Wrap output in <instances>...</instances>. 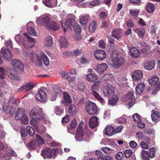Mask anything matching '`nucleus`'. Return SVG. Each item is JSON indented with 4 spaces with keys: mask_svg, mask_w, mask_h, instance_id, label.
Instances as JSON below:
<instances>
[{
    "mask_svg": "<svg viewBox=\"0 0 160 160\" xmlns=\"http://www.w3.org/2000/svg\"><path fill=\"white\" fill-rule=\"evenodd\" d=\"M29 115L32 119L30 121L31 125L34 128L37 132L42 134H44L45 128L42 126H40L38 122V121L43 119L44 117L42 108L39 107L33 108L30 112Z\"/></svg>",
    "mask_w": 160,
    "mask_h": 160,
    "instance_id": "obj_1",
    "label": "nucleus"
},
{
    "mask_svg": "<svg viewBox=\"0 0 160 160\" xmlns=\"http://www.w3.org/2000/svg\"><path fill=\"white\" fill-rule=\"evenodd\" d=\"M112 58V63L111 66L114 68H117L122 65L125 62L124 58L119 56L117 51L114 50L112 51L111 54Z\"/></svg>",
    "mask_w": 160,
    "mask_h": 160,
    "instance_id": "obj_2",
    "label": "nucleus"
},
{
    "mask_svg": "<svg viewBox=\"0 0 160 160\" xmlns=\"http://www.w3.org/2000/svg\"><path fill=\"white\" fill-rule=\"evenodd\" d=\"M76 74V72L75 69H72L70 72H63L62 75V78L67 80L68 84L71 85L74 84L76 81L74 76Z\"/></svg>",
    "mask_w": 160,
    "mask_h": 160,
    "instance_id": "obj_3",
    "label": "nucleus"
},
{
    "mask_svg": "<svg viewBox=\"0 0 160 160\" xmlns=\"http://www.w3.org/2000/svg\"><path fill=\"white\" fill-rule=\"evenodd\" d=\"M35 57L38 62V66L40 67L42 65V61L44 64L48 66L49 64V61L47 55L43 52H41L40 55L35 54Z\"/></svg>",
    "mask_w": 160,
    "mask_h": 160,
    "instance_id": "obj_4",
    "label": "nucleus"
},
{
    "mask_svg": "<svg viewBox=\"0 0 160 160\" xmlns=\"http://www.w3.org/2000/svg\"><path fill=\"white\" fill-rule=\"evenodd\" d=\"M75 138L77 141H86L89 138L88 136L84 133L80 125L78 128Z\"/></svg>",
    "mask_w": 160,
    "mask_h": 160,
    "instance_id": "obj_5",
    "label": "nucleus"
},
{
    "mask_svg": "<svg viewBox=\"0 0 160 160\" xmlns=\"http://www.w3.org/2000/svg\"><path fill=\"white\" fill-rule=\"evenodd\" d=\"M86 110L89 114H95L98 112V107L96 104L91 101L86 103Z\"/></svg>",
    "mask_w": 160,
    "mask_h": 160,
    "instance_id": "obj_6",
    "label": "nucleus"
},
{
    "mask_svg": "<svg viewBox=\"0 0 160 160\" xmlns=\"http://www.w3.org/2000/svg\"><path fill=\"white\" fill-rule=\"evenodd\" d=\"M51 18L49 15L39 17L37 18V23L39 25H43L46 28L50 22Z\"/></svg>",
    "mask_w": 160,
    "mask_h": 160,
    "instance_id": "obj_7",
    "label": "nucleus"
},
{
    "mask_svg": "<svg viewBox=\"0 0 160 160\" xmlns=\"http://www.w3.org/2000/svg\"><path fill=\"white\" fill-rule=\"evenodd\" d=\"M36 98L41 102H46L47 97L45 92L42 89L39 90L36 95Z\"/></svg>",
    "mask_w": 160,
    "mask_h": 160,
    "instance_id": "obj_8",
    "label": "nucleus"
},
{
    "mask_svg": "<svg viewBox=\"0 0 160 160\" xmlns=\"http://www.w3.org/2000/svg\"><path fill=\"white\" fill-rule=\"evenodd\" d=\"M122 98L123 101L125 102L130 100L128 102V105L130 107L134 104L135 102L133 93L131 92H128L126 95H123Z\"/></svg>",
    "mask_w": 160,
    "mask_h": 160,
    "instance_id": "obj_9",
    "label": "nucleus"
},
{
    "mask_svg": "<svg viewBox=\"0 0 160 160\" xmlns=\"http://www.w3.org/2000/svg\"><path fill=\"white\" fill-rule=\"evenodd\" d=\"M92 93L94 96L95 98L99 101L102 104H103L105 102L104 100L101 98L99 95L97 93V91L98 90L99 88L95 85H92L91 87Z\"/></svg>",
    "mask_w": 160,
    "mask_h": 160,
    "instance_id": "obj_10",
    "label": "nucleus"
},
{
    "mask_svg": "<svg viewBox=\"0 0 160 160\" xmlns=\"http://www.w3.org/2000/svg\"><path fill=\"white\" fill-rule=\"evenodd\" d=\"M0 52L3 58L6 61H9L13 56L12 54L8 49L2 48Z\"/></svg>",
    "mask_w": 160,
    "mask_h": 160,
    "instance_id": "obj_11",
    "label": "nucleus"
},
{
    "mask_svg": "<svg viewBox=\"0 0 160 160\" xmlns=\"http://www.w3.org/2000/svg\"><path fill=\"white\" fill-rule=\"evenodd\" d=\"M103 92L105 96H110L114 92V88L111 84H107L104 86Z\"/></svg>",
    "mask_w": 160,
    "mask_h": 160,
    "instance_id": "obj_12",
    "label": "nucleus"
},
{
    "mask_svg": "<svg viewBox=\"0 0 160 160\" xmlns=\"http://www.w3.org/2000/svg\"><path fill=\"white\" fill-rule=\"evenodd\" d=\"M95 58L98 60H102L104 59L106 56L105 52L102 50H98L94 52Z\"/></svg>",
    "mask_w": 160,
    "mask_h": 160,
    "instance_id": "obj_13",
    "label": "nucleus"
},
{
    "mask_svg": "<svg viewBox=\"0 0 160 160\" xmlns=\"http://www.w3.org/2000/svg\"><path fill=\"white\" fill-rule=\"evenodd\" d=\"M74 22V20L73 19L70 18L67 19L64 24L62 23V26L64 31L65 32L68 28L71 29Z\"/></svg>",
    "mask_w": 160,
    "mask_h": 160,
    "instance_id": "obj_14",
    "label": "nucleus"
},
{
    "mask_svg": "<svg viewBox=\"0 0 160 160\" xmlns=\"http://www.w3.org/2000/svg\"><path fill=\"white\" fill-rule=\"evenodd\" d=\"M11 64L13 68L20 70H23L24 68L23 63L18 59H14L11 62Z\"/></svg>",
    "mask_w": 160,
    "mask_h": 160,
    "instance_id": "obj_15",
    "label": "nucleus"
},
{
    "mask_svg": "<svg viewBox=\"0 0 160 160\" xmlns=\"http://www.w3.org/2000/svg\"><path fill=\"white\" fill-rule=\"evenodd\" d=\"M133 120L137 123V125L138 128H143L145 127V124L144 123L141 122V119L140 116L137 113H135L133 115Z\"/></svg>",
    "mask_w": 160,
    "mask_h": 160,
    "instance_id": "obj_16",
    "label": "nucleus"
},
{
    "mask_svg": "<svg viewBox=\"0 0 160 160\" xmlns=\"http://www.w3.org/2000/svg\"><path fill=\"white\" fill-rule=\"evenodd\" d=\"M108 68V65L106 63H102L97 65L95 70L97 72L101 74L103 73Z\"/></svg>",
    "mask_w": 160,
    "mask_h": 160,
    "instance_id": "obj_17",
    "label": "nucleus"
},
{
    "mask_svg": "<svg viewBox=\"0 0 160 160\" xmlns=\"http://www.w3.org/2000/svg\"><path fill=\"white\" fill-rule=\"evenodd\" d=\"M42 3L48 7L53 8L57 5V0H43Z\"/></svg>",
    "mask_w": 160,
    "mask_h": 160,
    "instance_id": "obj_18",
    "label": "nucleus"
},
{
    "mask_svg": "<svg viewBox=\"0 0 160 160\" xmlns=\"http://www.w3.org/2000/svg\"><path fill=\"white\" fill-rule=\"evenodd\" d=\"M35 86V85L33 82H28L25 85L19 88L18 91L19 92L20 91L25 89L26 92H27L28 91L32 89Z\"/></svg>",
    "mask_w": 160,
    "mask_h": 160,
    "instance_id": "obj_19",
    "label": "nucleus"
},
{
    "mask_svg": "<svg viewBox=\"0 0 160 160\" xmlns=\"http://www.w3.org/2000/svg\"><path fill=\"white\" fill-rule=\"evenodd\" d=\"M98 119L97 117L93 116L90 118L89 125L91 128H93L98 126Z\"/></svg>",
    "mask_w": 160,
    "mask_h": 160,
    "instance_id": "obj_20",
    "label": "nucleus"
},
{
    "mask_svg": "<svg viewBox=\"0 0 160 160\" xmlns=\"http://www.w3.org/2000/svg\"><path fill=\"white\" fill-rule=\"evenodd\" d=\"M25 112L22 108H18L16 111L15 118L16 120H19L24 116H25Z\"/></svg>",
    "mask_w": 160,
    "mask_h": 160,
    "instance_id": "obj_21",
    "label": "nucleus"
},
{
    "mask_svg": "<svg viewBox=\"0 0 160 160\" xmlns=\"http://www.w3.org/2000/svg\"><path fill=\"white\" fill-rule=\"evenodd\" d=\"M143 73L142 71L140 70H137L133 72L132 77L133 79L138 80L141 79Z\"/></svg>",
    "mask_w": 160,
    "mask_h": 160,
    "instance_id": "obj_22",
    "label": "nucleus"
},
{
    "mask_svg": "<svg viewBox=\"0 0 160 160\" xmlns=\"http://www.w3.org/2000/svg\"><path fill=\"white\" fill-rule=\"evenodd\" d=\"M129 51L130 55L133 58H138L139 55L138 50L135 47H132L129 49Z\"/></svg>",
    "mask_w": 160,
    "mask_h": 160,
    "instance_id": "obj_23",
    "label": "nucleus"
},
{
    "mask_svg": "<svg viewBox=\"0 0 160 160\" xmlns=\"http://www.w3.org/2000/svg\"><path fill=\"white\" fill-rule=\"evenodd\" d=\"M104 132L108 136H111L115 134L114 128L112 126H107L105 128Z\"/></svg>",
    "mask_w": 160,
    "mask_h": 160,
    "instance_id": "obj_24",
    "label": "nucleus"
},
{
    "mask_svg": "<svg viewBox=\"0 0 160 160\" xmlns=\"http://www.w3.org/2000/svg\"><path fill=\"white\" fill-rule=\"evenodd\" d=\"M152 112L151 118L152 121L155 122L159 121L160 120V114L158 111L153 110Z\"/></svg>",
    "mask_w": 160,
    "mask_h": 160,
    "instance_id": "obj_25",
    "label": "nucleus"
},
{
    "mask_svg": "<svg viewBox=\"0 0 160 160\" xmlns=\"http://www.w3.org/2000/svg\"><path fill=\"white\" fill-rule=\"evenodd\" d=\"M145 85L143 83H140L138 84L136 88V93L138 95L142 93L144 89Z\"/></svg>",
    "mask_w": 160,
    "mask_h": 160,
    "instance_id": "obj_26",
    "label": "nucleus"
},
{
    "mask_svg": "<svg viewBox=\"0 0 160 160\" xmlns=\"http://www.w3.org/2000/svg\"><path fill=\"white\" fill-rule=\"evenodd\" d=\"M112 36L118 40L120 39L121 37L120 30L119 29H113L112 32Z\"/></svg>",
    "mask_w": 160,
    "mask_h": 160,
    "instance_id": "obj_27",
    "label": "nucleus"
},
{
    "mask_svg": "<svg viewBox=\"0 0 160 160\" xmlns=\"http://www.w3.org/2000/svg\"><path fill=\"white\" fill-rule=\"evenodd\" d=\"M133 31L136 32L138 36L141 38H143L144 35L145 33V30L144 28L142 29L139 28H136L133 29Z\"/></svg>",
    "mask_w": 160,
    "mask_h": 160,
    "instance_id": "obj_28",
    "label": "nucleus"
},
{
    "mask_svg": "<svg viewBox=\"0 0 160 160\" xmlns=\"http://www.w3.org/2000/svg\"><path fill=\"white\" fill-rule=\"evenodd\" d=\"M11 152H7L5 154L3 157V160H9L10 158L11 155L15 157L17 156L16 153L13 150L11 151Z\"/></svg>",
    "mask_w": 160,
    "mask_h": 160,
    "instance_id": "obj_29",
    "label": "nucleus"
},
{
    "mask_svg": "<svg viewBox=\"0 0 160 160\" xmlns=\"http://www.w3.org/2000/svg\"><path fill=\"white\" fill-rule=\"evenodd\" d=\"M158 80V78L156 75H153L148 79L149 84L151 86H154L157 83Z\"/></svg>",
    "mask_w": 160,
    "mask_h": 160,
    "instance_id": "obj_30",
    "label": "nucleus"
},
{
    "mask_svg": "<svg viewBox=\"0 0 160 160\" xmlns=\"http://www.w3.org/2000/svg\"><path fill=\"white\" fill-rule=\"evenodd\" d=\"M155 64L154 61L146 62L144 64V68L147 70H151L154 67Z\"/></svg>",
    "mask_w": 160,
    "mask_h": 160,
    "instance_id": "obj_31",
    "label": "nucleus"
},
{
    "mask_svg": "<svg viewBox=\"0 0 160 160\" xmlns=\"http://www.w3.org/2000/svg\"><path fill=\"white\" fill-rule=\"evenodd\" d=\"M88 17L87 15H81L79 17V22L82 24H86L88 22Z\"/></svg>",
    "mask_w": 160,
    "mask_h": 160,
    "instance_id": "obj_32",
    "label": "nucleus"
},
{
    "mask_svg": "<svg viewBox=\"0 0 160 160\" xmlns=\"http://www.w3.org/2000/svg\"><path fill=\"white\" fill-rule=\"evenodd\" d=\"M59 25L55 22H50L47 28L51 29L53 30H57L59 28Z\"/></svg>",
    "mask_w": 160,
    "mask_h": 160,
    "instance_id": "obj_33",
    "label": "nucleus"
},
{
    "mask_svg": "<svg viewBox=\"0 0 160 160\" xmlns=\"http://www.w3.org/2000/svg\"><path fill=\"white\" fill-rule=\"evenodd\" d=\"M49 148H45L42 151L41 155L44 158H49Z\"/></svg>",
    "mask_w": 160,
    "mask_h": 160,
    "instance_id": "obj_34",
    "label": "nucleus"
},
{
    "mask_svg": "<svg viewBox=\"0 0 160 160\" xmlns=\"http://www.w3.org/2000/svg\"><path fill=\"white\" fill-rule=\"evenodd\" d=\"M87 80L90 82H94L98 79L97 77L94 74H90L86 76Z\"/></svg>",
    "mask_w": 160,
    "mask_h": 160,
    "instance_id": "obj_35",
    "label": "nucleus"
},
{
    "mask_svg": "<svg viewBox=\"0 0 160 160\" xmlns=\"http://www.w3.org/2000/svg\"><path fill=\"white\" fill-rule=\"evenodd\" d=\"M53 43V41L52 37L48 36L47 37L44 41V45L46 47H50L51 46Z\"/></svg>",
    "mask_w": 160,
    "mask_h": 160,
    "instance_id": "obj_36",
    "label": "nucleus"
},
{
    "mask_svg": "<svg viewBox=\"0 0 160 160\" xmlns=\"http://www.w3.org/2000/svg\"><path fill=\"white\" fill-rule=\"evenodd\" d=\"M154 5L151 3H148L146 6V10L148 13H152L154 10Z\"/></svg>",
    "mask_w": 160,
    "mask_h": 160,
    "instance_id": "obj_37",
    "label": "nucleus"
},
{
    "mask_svg": "<svg viewBox=\"0 0 160 160\" xmlns=\"http://www.w3.org/2000/svg\"><path fill=\"white\" fill-rule=\"evenodd\" d=\"M8 77L12 80H18L19 78L17 76L16 73L13 70L10 71L9 73L8 74Z\"/></svg>",
    "mask_w": 160,
    "mask_h": 160,
    "instance_id": "obj_38",
    "label": "nucleus"
},
{
    "mask_svg": "<svg viewBox=\"0 0 160 160\" xmlns=\"http://www.w3.org/2000/svg\"><path fill=\"white\" fill-rule=\"evenodd\" d=\"M15 109L12 107H7L5 110V112L10 115V117H11L12 116L14 113Z\"/></svg>",
    "mask_w": 160,
    "mask_h": 160,
    "instance_id": "obj_39",
    "label": "nucleus"
},
{
    "mask_svg": "<svg viewBox=\"0 0 160 160\" xmlns=\"http://www.w3.org/2000/svg\"><path fill=\"white\" fill-rule=\"evenodd\" d=\"M23 35L28 39V42L30 44H34L35 46V43L36 42L35 40L32 37L29 36L28 34L26 33H24Z\"/></svg>",
    "mask_w": 160,
    "mask_h": 160,
    "instance_id": "obj_40",
    "label": "nucleus"
},
{
    "mask_svg": "<svg viewBox=\"0 0 160 160\" xmlns=\"http://www.w3.org/2000/svg\"><path fill=\"white\" fill-rule=\"evenodd\" d=\"M60 42L61 46L63 47H66L68 45V42L67 40L64 37L61 36L60 39Z\"/></svg>",
    "mask_w": 160,
    "mask_h": 160,
    "instance_id": "obj_41",
    "label": "nucleus"
},
{
    "mask_svg": "<svg viewBox=\"0 0 160 160\" xmlns=\"http://www.w3.org/2000/svg\"><path fill=\"white\" fill-rule=\"evenodd\" d=\"M59 152V150L57 148H55L53 149L49 150V158L52 156L56 157L57 155V153Z\"/></svg>",
    "mask_w": 160,
    "mask_h": 160,
    "instance_id": "obj_42",
    "label": "nucleus"
},
{
    "mask_svg": "<svg viewBox=\"0 0 160 160\" xmlns=\"http://www.w3.org/2000/svg\"><path fill=\"white\" fill-rule=\"evenodd\" d=\"M118 99L117 96H113L112 98L109 99V103L112 105L114 106L117 102Z\"/></svg>",
    "mask_w": 160,
    "mask_h": 160,
    "instance_id": "obj_43",
    "label": "nucleus"
},
{
    "mask_svg": "<svg viewBox=\"0 0 160 160\" xmlns=\"http://www.w3.org/2000/svg\"><path fill=\"white\" fill-rule=\"evenodd\" d=\"M23 54L26 57V58H28V57H30V59L31 60L32 62H33V60L34 59V56L35 53L32 52H31L30 54L28 53L26 51H24L23 52Z\"/></svg>",
    "mask_w": 160,
    "mask_h": 160,
    "instance_id": "obj_44",
    "label": "nucleus"
},
{
    "mask_svg": "<svg viewBox=\"0 0 160 160\" xmlns=\"http://www.w3.org/2000/svg\"><path fill=\"white\" fill-rule=\"evenodd\" d=\"M73 29L76 34H80L82 29L80 25L77 24H74L73 26Z\"/></svg>",
    "mask_w": 160,
    "mask_h": 160,
    "instance_id": "obj_45",
    "label": "nucleus"
},
{
    "mask_svg": "<svg viewBox=\"0 0 160 160\" xmlns=\"http://www.w3.org/2000/svg\"><path fill=\"white\" fill-rule=\"evenodd\" d=\"M141 155L143 159L145 160H148L149 158V153L148 152L143 150L141 153Z\"/></svg>",
    "mask_w": 160,
    "mask_h": 160,
    "instance_id": "obj_46",
    "label": "nucleus"
},
{
    "mask_svg": "<svg viewBox=\"0 0 160 160\" xmlns=\"http://www.w3.org/2000/svg\"><path fill=\"white\" fill-rule=\"evenodd\" d=\"M96 28V23L95 21L92 22L89 26V30L90 32H92Z\"/></svg>",
    "mask_w": 160,
    "mask_h": 160,
    "instance_id": "obj_47",
    "label": "nucleus"
},
{
    "mask_svg": "<svg viewBox=\"0 0 160 160\" xmlns=\"http://www.w3.org/2000/svg\"><path fill=\"white\" fill-rule=\"evenodd\" d=\"M71 51L72 53V56L80 55L82 53V50L81 49H76Z\"/></svg>",
    "mask_w": 160,
    "mask_h": 160,
    "instance_id": "obj_48",
    "label": "nucleus"
},
{
    "mask_svg": "<svg viewBox=\"0 0 160 160\" xmlns=\"http://www.w3.org/2000/svg\"><path fill=\"white\" fill-rule=\"evenodd\" d=\"M15 39L16 41L18 43H23L24 41L23 37L18 34L16 35L15 37Z\"/></svg>",
    "mask_w": 160,
    "mask_h": 160,
    "instance_id": "obj_49",
    "label": "nucleus"
},
{
    "mask_svg": "<svg viewBox=\"0 0 160 160\" xmlns=\"http://www.w3.org/2000/svg\"><path fill=\"white\" fill-rule=\"evenodd\" d=\"M35 139L37 142L39 144H42L44 143L43 139L38 134L36 135Z\"/></svg>",
    "mask_w": 160,
    "mask_h": 160,
    "instance_id": "obj_50",
    "label": "nucleus"
},
{
    "mask_svg": "<svg viewBox=\"0 0 160 160\" xmlns=\"http://www.w3.org/2000/svg\"><path fill=\"white\" fill-rule=\"evenodd\" d=\"M28 134L31 136H33L35 134V131L33 128L30 126H28L26 128Z\"/></svg>",
    "mask_w": 160,
    "mask_h": 160,
    "instance_id": "obj_51",
    "label": "nucleus"
},
{
    "mask_svg": "<svg viewBox=\"0 0 160 160\" xmlns=\"http://www.w3.org/2000/svg\"><path fill=\"white\" fill-rule=\"evenodd\" d=\"M30 150L34 149L36 147V143L34 141H31L27 145Z\"/></svg>",
    "mask_w": 160,
    "mask_h": 160,
    "instance_id": "obj_52",
    "label": "nucleus"
},
{
    "mask_svg": "<svg viewBox=\"0 0 160 160\" xmlns=\"http://www.w3.org/2000/svg\"><path fill=\"white\" fill-rule=\"evenodd\" d=\"M133 152L131 149H127L124 151V153L125 157L127 158H129L132 154Z\"/></svg>",
    "mask_w": 160,
    "mask_h": 160,
    "instance_id": "obj_53",
    "label": "nucleus"
},
{
    "mask_svg": "<svg viewBox=\"0 0 160 160\" xmlns=\"http://www.w3.org/2000/svg\"><path fill=\"white\" fill-rule=\"evenodd\" d=\"M29 34L33 36L36 35V32L35 29L32 27H28L27 28Z\"/></svg>",
    "mask_w": 160,
    "mask_h": 160,
    "instance_id": "obj_54",
    "label": "nucleus"
},
{
    "mask_svg": "<svg viewBox=\"0 0 160 160\" xmlns=\"http://www.w3.org/2000/svg\"><path fill=\"white\" fill-rule=\"evenodd\" d=\"M77 126V122L76 120L75 119H73L71 122L70 125V128L71 129L70 130V128H68V132L70 133H72L70 131H71V129H73L74 128L76 127Z\"/></svg>",
    "mask_w": 160,
    "mask_h": 160,
    "instance_id": "obj_55",
    "label": "nucleus"
},
{
    "mask_svg": "<svg viewBox=\"0 0 160 160\" xmlns=\"http://www.w3.org/2000/svg\"><path fill=\"white\" fill-rule=\"evenodd\" d=\"M54 89L56 95H60L62 94V91L58 86H55L54 87Z\"/></svg>",
    "mask_w": 160,
    "mask_h": 160,
    "instance_id": "obj_56",
    "label": "nucleus"
},
{
    "mask_svg": "<svg viewBox=\"0 0 160 160\" xmlns=\"http://www.w3.org/2000/svg\"><path fill=\"white\" fill-rule=\"evenodd\" d=\"M63 93L64 100L67 102H71V100L68 94L66 92H64Z\"/></svg>",
    "mask_w": 160,
    "mask_h": 160,
    "instance_id": "obj_57",
    "label": "nucleus"
},
{
    "mask_svg": "<svg viewBox=\"0 0 160 160\" xmlns=\"http://www.w3.org/2000/svg\"><path fill=\"white\" fill-rule=\"evenodd\" d=\"M23 43L24 47L27 50H29L31 48L34 47L33 44H30L29 43H28V42L26 43L25 41H23Z\"/></svg>",
    "mask_w": 160,
    "mask_h": 160,
    "instance_id": "obj_58",
    "label": "nucleus"
},
{
    "mask_svg": "<svg viewBox=\"0 0 160 160\" xmlns=\"http://www.w3.org/2000/svg\"><path fill=\"white\" fill-rule=\"evenodd\" d=\"M69 112L72 114L71 115H72L76 112V108L74 105L72 104L70 106L69 108Z\"/></svg>",
    "mask_w": 160,
    "mask_h": 160,
    "instance_id": "obj_59",
    "label": "nucleus"
},
{
    "mask_svg": "<svg viewBox=\"0 0 160 160\" xmlns=\"http://www.w3.org/2000/svg\"><path fill=\"white\" fill-rule=\"evenodd\" d=\"M63 110L62 108L58 106H57L55 110V113L57 115H60L63 112Z\"/></svg>",
    "mask_w": 160,
    "mask_h": 160,
    "instance_id": "obj_60",
    "label": "nucleus"
},
{
    "mask_svg": "<svg viewBox=\"0 0 160 160\" xmlns=\"http://www.w3.org/2000/svg\"><path fill=\"white\" fill-rule=\"evenodd\" d=\"M5 71L4 69L0 67V78L2 79H4L5 78Z\"/></svg>",
    "mask_w": 160,
    "mask_h": 160,
    "instance_id": "obj_61",
    "label": "nucleus"
},
{
    "mask_svg": "<svg viewBox=\"0 0 160 160\" xmlns=\"http://www.w3.org/2000/svg\"><path fill=\"white\" fill-rule=\"evenodd\" d=\"M72 53L71 51L64 52L62 55V56L64 58H67L69 57L72 56Z\"/></svg>",
    "mask_w": 160,
    "mask_h": 160,
    "instance_id": "obj_62",
    "label": "nucleus"
},
{
    "mask_svg": "<svg viewBox=\"0 0 160 160\" xmlns=\"http://www.w3.org/2000/svg\"><path fill=\"white\" fill-rule=\"evenodd\" d=\"M19 120H20L21 123L23 124H26L28 123V118L26 115L24 116Z\"/></svg>",
    "mask_w": 160,
    "mask_h": 160,
    "instance_id": "obj_63",
    "label": "nucleus"
},
{
    "mask_svg": "<svg viewBox=\"0 0 160 160\" xmlns=\"http://www.w3.org/2000/svg\"><path fill=\"white\" fill-rule=\"evenodd\" d=\"M102 151L106 154H110L112 153L113 150L107 147H104L102 148Z\"/></svg>",
    "mask_w": 160,
    "mask_h": 160,
    "instance_id": "obj_64",
    "label": "nucleus"
}]
</instances>
